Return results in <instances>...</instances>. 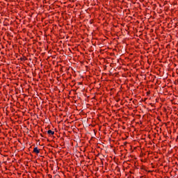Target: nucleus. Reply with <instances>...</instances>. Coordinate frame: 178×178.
<instances>
[{
	"label": "nucleus",
	"mask_w": 178,
	"mask_h": 178,
	"mask_svg": "<svg viewBox=\"0 0 178 178\" xmlns=\"http://www.w3.org/2000/svg\"><path fill=\"white\" fill-rule=\"evenodd\" d=\"M33 152H34V154H38L40 153V149H38V147H34Z\"/></svg>",
	"instance_id": "f257e3e1"
},
{
	"label": "nucleus",
	"mask_w": 178,
	"mask_h": 178,
	"mask_svg": "<svg viewBox=\"0 0 178 178\" xmlns=\"http://www.w3.org/2000/svg\"><path fill=\"white\" fill-rule=\"evenodd\" d=\"M47 134H49V136H54L55 134V131H53L52 130H49L47 131Z\"/></svg>",
	"instance_id": "f03ea898"
}]
</instances>
